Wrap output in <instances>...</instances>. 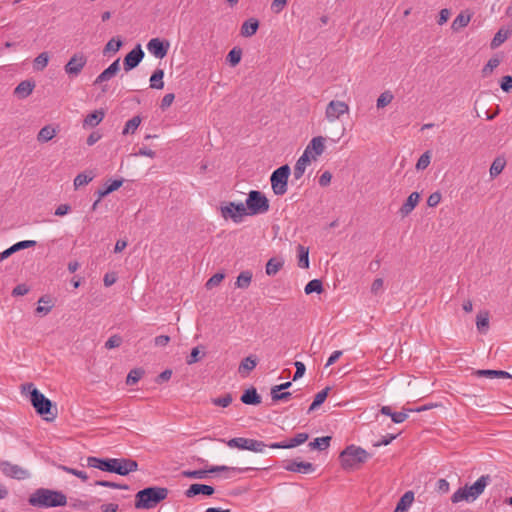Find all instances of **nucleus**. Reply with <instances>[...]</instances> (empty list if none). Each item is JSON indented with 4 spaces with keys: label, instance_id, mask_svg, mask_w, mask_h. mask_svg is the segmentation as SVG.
Returning a JSON list of instances; mask_svg holds the SVG:
<instances>
[{
    "label": "nucleus",
    "instance_id": "nucleus-52",
    "mask_svg": "<svg viewBox=\"0 0 512 512\" xmlns=\"http://www.w3.org/2000/svg\"><path fill=\"white\" fill-rule=\"evenodd\" d=\"M232 401H233V398L230 393H226L221 397L211 399V402L215 406H219V407H223V408L228 407L232 403Z\"/></svg>",
    "mask_w": 512,
    "mask_h": 512
},
{
    "label": "nucleus",
    "instance_id": "nucleus-7",
    "mask_svg": "<svg viewBox=\"0 0 512 512\" xmlns=\"http://www.w3.org/2000/svg\"><path fill=\"white\" fill-rule=\"evenodd\" d=\"M290 167L285 164L273 171L270 181L275 195L282 196L287 192L288 178L290 176Z\"/></svg>",
    "mask_w": 512,
    "mask_h": 512
},
{
    "label": "nucleus",
    "instance_id": "nucleus-41",
    "mask_svg": "<svg viewBox=\"0 0 512 512\" xmlns=\"http://www.w3.org/2000/svg\"><path fill=\"white\" fill-rule=\"evenodd\" d=\"M49 62V54L47 52L40 53L33 61V68L36 71H43Z\"/></svg>",
    "mask_w": 512,
    "mask_h": 512
},
{
    "label": "nucleus",
    "instance_id": "nucleus-42",
    "mask_svg": "<svg viewBox=\"0 0 512 512\" xmlns=\"http://www.w3.org/2000/svg\"><path fill=\"white\" fill-rule=\"evenodd\" d=\"M331 439V436L315 438L314 441L309 443V447L311 449L325 450L329 447Z\"/></svg>",
    "mask_w": 512,
    "mask_h": 512
},
{
    "label": "nucleus",
    "instance_id": "nucleus-37",
    "mask_svg": "<svg viewBox=\"0 0 512 512\" xmlns=\"http://www.w3.org/2000/svg\"><path fill=\"white\" fill-rule=\"evenodd\" d=\"M298 266L301 268L309 267V249L303 245H298Z\"/></svg>",
    "mask_w": 512,
    "mask_h": 512
},
{
    "label": "nucleus",
    "instance_id": "nucleus-35",
    "mask_svg": "<svg viewBox=\"0 0 512 512\" xmlns=\"http://www.w3.org/2000/svg\"><path fill=\"white\" fill-rule=\"evenodd\" d=\"M95 177L93 171H86L83 173H79L74 179V187L75 189L80 188L81 186L87 185L90 183Z\"/></svg>",
    "mask_w": 512,
    "mask_h": 512
},
{
    "label": "nucleus",
    "instance_id": "nucleus-4",
    "mask_svg": "<svg viewBox=\"0 0 512 512\" xmlns=\"http://www.w3.org/2000/svg\"><path fill=\"white\" fill-rule=\"evenodd\" d=\"M169 494L166 487L151 486L138 491L135 495V508L152 509L164 501Z\"/></svg>",
    "mask_w": 512,
    "mask_h": 512
},
{
    "label": "nucleus",
    "instance_id": "nucleus-53",
    "mask_svg": "<svg viewBox=\"0 0 512 512\" xmlns=\"http://www.w3.org/2000/svg\"><path fill=\"white\" fill-rule=\"evenodd\" d=\"M96 486H102V487H108L113 489H122V490H128L129 486L127 484H120L112 481H106V480H97L95 482Z\"/></svg>",
    "mask_w": 512,
    "mask_h": 512
},
{
    "label": "nucleus",
    "instance_id": "nucleus-59",
    "mask_svg": "<svg viewBox=\"0 0 512 512\" xmlns=\"http://www.w3.org/2000/svg\"><path fill=\"white\" fill-rule=\"evenodd\" d=\"M224 279V274L216 273L211 278L208 279L205 286L207 289H212L215 286H218L222 280Z\"/></svg>",
    "mask_w": 512,
    "mask_h": 512
},
{
    "label": "nucleus",
    "instance_id": "nucleus-17",
    "mask_svg": "<svg viewBox=\"0 0 512 512\" xmlns=\"http://www.w3.org/2000/svg\"><path fill=\"white\" fill-rule=\"evenodd\" d=\"M309 436L307 433H298L295 437L291 438L289 441H283L278 443L269 444L270 448L278 449V448H294L305 443L308 440Z\"/></svg>",
    "mask_w": 512,
    "mask_h": 512
},
{
    "label": "nucleus",
    "instance_id": "nucleus-46",
    "mask_svg": "<svg viewBox=\"0 0 512 512\" xmlns=\"http://www.w3.org/2000/svg\"><path fill=\"white\" fill-rule=\"evenodd\" d=\"M140 123H141L140 116L137 115V116L132 117L130 120H128L126 122L122 133L124 135L129 134V133H134L136 131V129L139 127Z\"/></svg>",
    "mask_w": 512,
    "mask_h": 512
},
{
    "label": "nucleus",
    "instance_id": "nucleus-32",
    "mask_svg": "<svg viewBox=\"0 0 512 512\" xmlns=\"http://www.w3.org/2000/svg\"><path fill=\"white\" fill-rule=\"evenodd\" d=\"M104 116H105V113L103 110H95L94 112L88 114L85 117V119L83 121V125L89 126V127H95L103 120Z\"/></svg>",
    "mask_w": 512,
    "mask_h": 512
},
{
    "label": "nucleus",
    "instance_id": "nucleus-55",
    "mask_svg": "<svg viewBox=\"0 0 512 512\" xmlns=\"http://www.w3.org/2000/svg\"><path fill=\"white\" fill-rule=\"evenodd\" d=\"M499 64H500L499 58L492 57L491 59H489L487 64L482 69L483 75L486 76V75L492 73L493 70L499 66Z\"/></svg>",
    "mask_w": 512,
    "mask_h": 512
},
{
    "label": "nucleus",
    "instance_id": "nucleus-1",
    "mask_svg": "<svg viewBox=\"0 0 512 512\" xmlns=\"http://www.w3.org/2000/svg\"><path fill=\"white\" fill-rule=\"evenodd\" d=\"M87 465L105 472L116 473L121 476H125L130 472L138 470L137 461L129 458H98L90 456L87 458Z\"/></svg>",
    "mask_w": 512,
    "mask_h": 512
},
{
    "label": "nucleus",
    "instance_id": "nucleus-3",
    "mask_svg": "<svg viewBox=\"0 0 512 512\" xmlns=\"http://www.w3.org/2000/svg\"><path fill=\"white\" fill-rule=\"evenodd\" d=\"M22 388L24 391L26 389L29 391L32 406L46 421H53L57 417L56 406H53L52 402L35 388L32 383L25 384Z\"/></svg>",
    "mask_w": 512,
    "mask_h": 512
},
{
    "label": "nucleus",
    "instance_id": "nucleus-15",
    "mask_svg": "<svg viewBox=\"0 0 512 512\" xmlns=\"http://www.w3.org/2000/svg\"><path fill=\"white\" fill-rule=\"evenodd\" d=\"M325 150V138L322 136H317L312 138L310 143L307 145L304 150V154L309 156L312 154V158L316 159L317 156H320Z\"/></svg>",
    "mask_w": 512,
    "mask_h": 512
},
{
    "label": "nucleus",
    "instance_id": "nucleus-14",
    "mask_svg": "<svg viewBox=\"0 0 512 512\" xmlns=\"http://www.w3.org/2000/svg\"><path fill=\"white\" fill-rule=\"evenodd\" d=\"M170 43L167 40H161L159 38H152L147 43L148 51L156 58L163 59L169 50Z\"/></svg>",
    "mask_w": 512,
    "mask_h": 512
},
{
    "label": "nucleus",
    "instance_id": "nucleus-33",
    "mask_svg": "<svg viewBox=\"0 0 512 512\" xmlns=\"http://www.w3.org/2000/svg\"><path fill=\"white\" fill-rule=\"evenodd\" d=\"M252 272L249 270L242 271L235 282V286L240 289H246L250 286L252 281Z\"/></svg>",
    "mask_w": 512,
    "mask_h": 512
},
{
    "label": "nucleus",
    "instance_id": "nucleus-61",
    "mask_svg": "<svg viewBox=\"0 0 512 512\" xmlns=\"http://www.w3.org/2000/svg\"><path fill=\"white\" fill-rule=\"evenodd\" d=\"M122 344V337L119 335H112L105 343L106 349L117 348Z\"/></svg>",
    "mask_w": 512,
    "mask_h": 512
},
{
    "label": "nucleus",
    "instance_id": "nucleus-40",
    "mask_svg": "<svg viewBox=\"0 0 512 512\" xmlns=\"http://www.w3.org/2000/svg\"><path fill=\"white\" fill-rule=\"evenodd\" d=\"M284 262L276 258H271L266 264V274L269 276L276 275L283 267Z\"/></svg>",
    "mask_w": 512,
    "mask_h": 512
},
{
    "label": "nucleus",
    "instance_id": "nucleus-54",
    "mask_svg": "<svg viewBox=\"0 0 512 512\" xmlns=\"http://www.w3.org/2000/svg\"><path fill=\"white\" fill-rule=\"evenodd\" d=\"M59 469L69 473V474H72V475H75L77 476L78 478H80L83 482L87 481L88 479V475L85 471H82V470H77V469H74V468H70L68 466H64V465H60L59 466Z\"/></svg>",
    "mask_w": 512,
    "mask_h": 512
},
{
    "label": "nucleus",
    "instance_id": "nucleus-56",
    "mask_svg": "<svg viewBox=\"0 0 512 512\" xmlns=\"http://www.w3.org/2000/svg\"><path fill=\"white\" fill-rule=\"evenodd\" d=\"M39 303H44V304H46V306L45 305H42V306L39 305L36 308V312L37 313L46 315V314H48L51 311L52 305H51V300L49 298H46V297L43 296V297H41L39 299Z\"/></svg>",
    "mask_w": 512,
    "mask_h": 512
},
{
    "label": "nucleus",
    "instance_id": "nucleus-19",
    "mask_svg": "<svg viewBox=\"0 0 512 512\" xmlns=\"http://www.w3.org/2000/svg\"><path fill=\"white\" fill-rule=\"evenodd\" d=\"M120 70V59H116L108 68L101 72L94 80V85L102 84L113 78Z\"/></svg>",
    "mask_w": 512,
    "mask_h": 512
},
{
    "label": "nucleus",
    "instance_id": "nucleus-18",
    "mask_svg": "<svg viewBox=\"0 0 512 512\" xmlns=\"http://www.w3.org/2000/svg\"><path fill=\"white\" fill-rule=\"evenodd\" d=\"M489 482L490 476L482 475L474 484H472L471 486L467 485L469 496L472 498L473 501L476 500L484 492V489Z\"/></svg>",
    "mask_w": 512,
    "mask_h": 512
},
{
    "label": "nucleus",
    "instance_id": "nucleus-22",
    "mask_svg": "<svg viewBox=\"0 0 512 512\" xmlns=\"http://www.w3.org/2000/svg\"><path fill=\"white\" fill-rule=\"evenodd\" d=\"M419 200L420 194L418 192L411 193L399 209V213L402 217L409 215L414 210Z\"/></svg>",
    "mask_w": 512,
    "mask_h": 512
},
{
    "label": "nucleus",
    "instance_id": "nucleus-29",
    "mask_svg": "<svg viewBox=\"0 0 512 512\" xmlns=\"http://www.w3.org/2000/svg\"><path fill=\"white\" fill-rule=\"evenodd\" d=\"M474 374L478 377H487V378H505V379L512 378V376L508 372L502 371V370H490V369L476 370L474 372Z\"/></svg>",
    "mask_w": 512,
    "mask_h": 512
},
{
    "label": "nucleus",
    "instance_id": "nucleus-51",
    "mask_svg": "<svg viewBox=\"0 0 512 512\" xmlns=\"http://www.w3.org/2000/svg\"><path fill=\"white\" fill-rule=\"evenodd\" d=\"M393 98H394V96L390 91H388V90L384 91L383 93H381V95L377 99V103H376L377 108L380 109V108L386 107L387 105H389L392 102Z\"/></svg>",
    "mask_w": 512,
    "mask_h": 512
},
{
    "label": "nucleus",
    "instance_id": "nucleus-44",
    "mask_svg": "<svg viewBox=\"0 0 512 512\" xmlns=\"http://www.w3.org/2000/svg\"><path fill=\"white\" fill-rule=\"evenodd\" d=\"M304 291L308 295L311 293H314V292L320 294L323 291L322 281L319 279H313V280L309 281L306 284Z\"/></svg>",
    "mask_w": 512,
    "mask_h": 512
},
{
    "label": "nucleus",
    "instance_id": "nucleus-23",
    "mask_svg": "<svg viewBox=\"0 0 512 512\" xmlns=\"http://www.w3.org/2000/svg\"><path fill=\"white\" fill-rule=\"evenodd\" d=\"M258 359L254 355L244 358L238 367V372L241 376L246 377L257 366Z\"/></svg>",
    "mask_w": 512,
    "mask_h": 512
},
{
    "label": "nucleus",
    "instance_id": "nucleus-16",
    "mask_svg": "<svg viewBox=\"0 0 512 512\" xmlns=\"http://www.w3.org/2000/svg\"><path fill=\"white\" fill-rule=\"evenodd\" d=\"M215 492V488L210 485L206 484H191L189 488L185 491V496L187 498H193L197 495H205V496H211Z\"/></svg>",
    "mask_w": 512,
    "mask_h": 512
},
{
    "label": "nucleus",
    "instance_id": "nucleus-60",
    "mask_svg": "<svg viewBox=\"0 0 512 512\" xmlns=\"http://www.w3.org/2000/svg\"><path fill=\"white\" fill-rule=\"evenodd\" d=\"M34 246H36V241H34V240H24V241H20V242L15 243L14 245H12L15 253L20 250L31 248Z\"/></svg>",
    "mask_w": 512,
    "mask_h": 512
},
{
    "label": "nucleus",
    "instance_id": "nucleus-50",
    "mask_svg": "<svg viewBox=\"0 0 512 512\" xmlns=\"http://www.w3.org/2000/svg\"><path fill=\"white\" fill-rule=\"evenodd\" d=\"M143 374H144V370H142L140 368L132 369L127 375L126 384L127 385L136 384L142 378Z\"/></svg>",
    "mask_w": 512,
    "mask_h": 512
},
{
    "label": "nucleus",
    "instance_id": "nucleus-57",
    "mask_svg": "<svg viewBox=\"0 0 512 512\" xmlns=\"http://www.w3.org/2000/svg\"><path fill=\"white\" fill-rule=\"evenodd\" d=\"M430 164V152L426 151L424 154L420 156L416 163V169L417 170H424L428 167Z\"/></svg>",
    "mask_w": 512,
    "mask_h": 512
},
{
    "label": "nucleus",
    "instance_id": "nucleus-25",
    "mask_svg": "<svg viewBox=\"0 0 512 512\" xmlns=\"http://www.w3.org/2000/svg\"><path fill=\"white\" fill-rule=\"evenodd\" d=\"M240 400L246 405H259L261 403V396L254 387H250L243 392Z\"/></svg>",
    "mask_w": 512,
    "mask_h": 512
},
{
    "label": "nucleus",
    "instance_id": "nucleus-8",
    "mask_svg": "<svg viewBox=\"0 0 512 512\" xmlns=\"http://www.w3.org/2000/svg\"><path fill=\"white\" fill-rule=\"evenodd\" d=\"M221 216L227 220L231 219L234 223H240L246 216V209L243 203L228 202L220 207Z\"/></svg>",
    "mask_w": 512,
    "mask_h": 512
},
{
    "label": "nucleus",
    "instance_id": "nucleus-26",
    "mask_svg": "<svg viewBox=\"0 0 512 512\" xmlns=\"http://www.w3.org/2000/svg\"><path fill=\"white\" fill-rule=\"evenodd\" d=\"M58 132V128L53 125H46L40 129L37 134V141L40 143H46L52 140Z\"/></svg>",
    "mask_w": 512,
    "mask_h": 512
},
{
    "label": "nucleus",
    "instance_id": "nucleus-28",
    "mask_svg": "<svg viewBox=\"0 0 512 512\" xmlns=\"http://www.w3.org/2000/svg\"><path fill=\"white\" fill-rule=\"evenodd\" d=\"M309 163H310V157L303 153L299 157V159L297 160V162L294 166L293 176L296 180H299L302 178V176L305 172V169Z\"/></svg>",
    "mask_w": 512,
    "mask_h": 512
},
{
    "label": "nucleus",
    "instance_id": "nucleus-2",
    "mask_svg": "<svg viewBox=\"0 0 512 512\" xmlns=\"http://www.w3.org/2000/svg\"><path fill=\"white\" fill-rule=\"evenodd\" d=\"M28 503L40 509L63 507L67 504V496L62 491L38 488L29 496Z\"/></svg>",
    "mask_w": 512,
    "mask_h": 512
},
{
    "label": "nucleus",
    "instance_id": "nucleus-43",
    "mask_svg": "<svg viewBox=\"0 0 512 512\" xmlns=\"http://www.w3.org/2000/svg\"><path fill=\"white\" fill-rule=\"evenodd\" d=\"M250 468H237V467H228L225 465L221 466H211L209 467L210 473H217V472H226V473H243Z\"/></svg>",
    "mask_w": 512,
    "mask_h": 512
},
{
    "label": "nucleus",
    "instance_id": "nucleus-34",
    "mask_svg": "<svg viewBox=\"0 0 512 512\" xmlns=\"http://www.w3.org/2000/svg\"><path fill=\"white\" fill-rule=\"evenodd\" d=\"M209 474H211L209 468L199 470H184L181 472L183 477L190 479H207Z\"/></svg>",
    "mask_w": 512,
    "mask_h": 512
},
{
    "label": "nucleus",
    "instance_id": "nucleus-5",
    "mask_svg": "<svg viewBox=\"0 0 512 512\" xmlns=\"http://www.w3.org/2000/svg\"><path fill=\"white\" fill-rule=\"evenodd\" d=\"M370 458V454L356 445L347 446L339 455L344 470H356Z\"/></svg>",
    "mask_w": 512,
    "mask_h": 512
},
{
    "label": "nucleus",
    "instance_id": "nucleus-58",
    "mask_svg": "<svg viewBox=\"0 0 512 512\" xmlns=\"http://www.w3.org/2000/svg\"><path fill=\"white\" fill-rule=\"evenodd\" d=\"M476 325L479 331H483L484 329L488 328L489 317L487 312L477 315Z\"/></svg>",
    "mask_w": 512,
    "mask_h": 512
},
{
    "label": "nucleus",
    "instance_id": "nucleus-30",
    "mask_svg": "<svg viewBox=\"0 0 512 512\" xmlns=\"http://www.w3.org/2000/svg\"><path fill=\"white\" fill-rule=\"evenodd\" d=\"M414 501V493L412 491L405 492L396 505V512L406 511Z\"/></svg>",
    "mask_w": 512,
    "mask_h": 512
},
{
    "label": "nucleus",
    "instance_id": "nucleus-45",
    "mask_svg": "<svg viewBox=\"0 0 512 512\" xmlns=\"http://www.w3.org/2000/svg\"><path fill=\"white\" fill-rule=\"evenodd\" d=\"M242 57V50L238 47H234L227 55V62L232 66L235 67L238 65L241 61Z\"/></svg>",
    "mask_w": 512,
    "mask_h": 512
},
{
    "label": "nucleus",
    "instance_id": "nucleus-47",
    "mask_svg": "<svg viewBox=\"0 0 512 512\" xmlns=\"http://www.w3.org/2000/svg\"><path fill=\"white\" fill-rule=\"evenodd\" d=\"M205 356V352L200 350V346L194 347L190 355L186 358V363L192 365L199 362Z\"/></svg>",
    "mask_w": 512,
    "mask_h": 512
},
{
    "label": "nucleus",
    "instance_id": "nucleus-31",
    "mask_svg": "<svg viewBox=\"0 0 512 512\" xmlns=\"http://www.w3.org/2000/svg\"><path fill=\"white\" fill-rule=\"evenodd\" d=\"M512 30L501 28L499 31L494 35L490 47L491 49H496L499 46H501L511 35Z\"/></svg>",
    "mask_w": 512,
    "mask_h": 512
},
{
    "label": "nucleus",
    "instance_id": "nucleus-36",
    "mask_svg": "<svg viewBox=\"0 0 512 512\" xmlns=\"http://www.w3.org/2000/svg\"><path fill=\"white\" fill-rule=\"evenodd\" d=\"M164 71L160 68L156 69L150 77V87L152 89H163Z\"/></svg>",
    "mask_w": 512,
    "mask_h": 512
},
{
    "label": "nucleus",
    "instance_id": "nucleus-10",
    "mask_svg": "<svg viewBox=\"0 0 512 512\" xmlns=\"http://www.w3.org/2000/svg\"><path fill=\"white\" fill-rule=\"evenodd\" d=\"M349 112V105L344 101L332 100L328 103L325 110V117L329 122H334L342 115Z\"/></svg>",
    "mask_w": 512,
    "mask_h": 512
},
{
    "label": "nucleus",
    "instance_id": "nucleus-20",
    "mask_svg": "<svg viewBox=\"0 0 512 512\" xmlns=\"http://www.w3.org/2000/svg\"><path fill=\"white\" fill-rule=\"evenodd\" d=\"M284 469L290 472L308 474L314 471V466L310 462H298L296 460L289 461Z\"/></svg>",
    "mask_w": 512,
    "mask_h": 512
},
{
    "label": "nucleus",
    "instance_id": "nucleus-49",
    "mask_svg": "<svg viewBox=\"0 0 512 512\" xmlns=\"http://www.w3.org/2000/svg\"><path fill=\"white\" fill-rule=\"evenodd\" d=\"M122 44H123V42H122L121 39H119V38H112L105 45L103 53L104 54H107L109 52L116 53L121 48Z\"/></svg>",
    "mask_w": 512,
    "mask_h": 512
},
{
    "label": "nucleus",
    "instance_id": "nucleus-27",
    "mask_svg": "<svg viewBox=\"0 0 512 512\" xmlns=\"http://www.w3.org/2000/svg\"><path fill=\"white\" fill-rule=\"evenodd\" d=\"M258 28H259V21L255 18H249L248 20L244 21V23L242 24L240 34L243 37H251L254 34H256Z\"/></svg>",
    "mask_w": 512,
    "mask_h": 512
},
{
    "label": "nucleus",
    "instance_id": "nucleus-63",
    "mask_svg": "<svg viewBox=\"0 0 512 512\" xmlns=\"http://www.w3.org/2000/svg\"><path fill=\"white\" fill-rule=\"evenodd\" d=\"M500 87L504 92L512 91V76L507 75L502 77Z\"/></svg>",
    "mask_w": 512,
    "mask_h": 512
},
{
    "label": "nucleus",
    "instance_id": "nucleus-13",
    "mask_svg": "<svg viewBox=\"0 0 512 512\" xmlns=\"http://www.w3.org/2000/svg\"><path fill=\"white\" fill-rule=\"evenodd\" d=\"M144 57V52L140 44H137L123 60V67L126 72L136 68Z\"/></svg>",
    "mask_w": 512,
    "mask_h": 512
},
{
    "label": "nucleus",
    "instance_id": "nucleus-24",
    "mask_svg": "<svg viewBox=\"0 0 512 512\" xmlns=\"http://www.w3.org/2000/svg\"><path fill=\"white\" fill-rule=\"evenodd\" d=\"M472 18V14L466 10L462 11L452 22L451 29L454 32H459L461 29L465 28Z\"/></svg>",
    "mask_w": 512,
    "mask_h": 512
},
{
    "label": "nucleus",
    "instance_id": "nucleus-9",
    "mask_svg": "<svg viewBox=\"0 0 512 512\" xmlns=\"http://www.w3.org/2000/svg\"><path fill=\"white\" fill-rule=\"evenodd\" d=\"M227 445L231 448L250 450L253 452H263L265 447H269V445L265 444L263 441L243 437L232 438L227 442Z\"/></svg>",
    "mask_w": 512,
    "mask_h": 512
},
{
    "label": "nucleus",
    "instance_id": "nucleus-64",
    "mask_svg": "<svg viewBox=\"0 0 512 512\" xmlns=\"http://www.w3.org/2000/svg\"><path fill=\"white\" fill-rule=\"evenodd\" d=\"M441 198H442V196H441L440 192H434V193L430 194V196L428 197L427 205L429 207H436L440 203Z\"/></svg>",
    "mask_w": 512,
    "mask_h": 512
},
{
    "label": "nucleus",
    "instance_id": "nucleus-38",
    "mask_svg": "<svg viewBox=\"0 0 512 512\" xmlns=\"http://www.w3.org/2000/svg\"><path fill=\"white\" fill-rule=\"evenodd\" d=\"M452 503H459L461 501H473L472 498L469 496V492L467 489V485L464 487L459 488L457 491L453 493L451 496Z\"/></svg>",
    "mask_w": 512,
    "mask_h": 512
},
{
    "label": "nucleus",
    "instance_id": "nucleus-48",
    "mask_svg": "<svg viewBox=\"0 0 512 512\" xmlns=\"http://www.w3.org/2000/svg\"><path fill=\"white\" fill-rule=\"evenodd\" d=\"M505 164L506 163L503 159L496 158L493 161L489 170L491 178H495L496 176H498L503 171Z\"/></svg>",
    "mask_w": 512,
    "mask_h": 512
},
{
    "label": "nucleus",
    "instance_id": "nucleus-6",
    "mask_svg": "<svg viewBox=\"0 0 512 512\" xmlns=\"http://www.w3.org/2000/svg\"><path fill=\"white\" fill-rule=\"evenodd\" d=\"M246 216L264 214L270 208L267 197L258 190H252L248 193L245 202Z\"/></svg>",
    "mask_w": 512,
    "mask_h": 512
},
{
    "label": "nucleus",
    "instance_id": "nucleus-11",
    "mask_svg": "<svg viewBox=\"0 0 512 512\" xmlns=\"http://www.w3.org/2000/svg\"><path fill=\"white\" fill-rule=\"evenodd\" d=\"M0 470L6 477L17 480H24L30 475L28 470L6 460L0 461Z\"/></svg>",
    "mask_w": 512,
    "mask_h": 512
},
{
    "label": "nucleus",
    "instance_id": "nucleus-39",
    "mask_svg": "<svg viewBox=\"0 0 512 512\" xmlns=\"http://www.w3.org/2000/svg\"><path fill=\"white\" fill-rule=\"evenodd\" d=\"M330 389H331L330 387H326L325 389H323L322 391H320L316 394L312 404L310 405V407L308 409V413H311L316 408H318L321 404L324 403V401L326 400V398L328 396Z\"/></svg>",
    "mask_w": 512,
    "mask_h": 512
},
{
    "label": "nucleus",
    "instance_id": "nucleus-21",
    "mask_svg": "<svg viewBox=\"0 0 512 512\" xmlns=\"http://www.w3.org/2000/svg\"><path fill=\"white\" fill-rule=\"evenodd\" d=\"M35 88V82L33 80H24L20 82L14 89V94L19 99H25L33 92Z\"/></svg>",
    "mask_w": 512,
    "mask_h": 512
},
{
    "label": "nucleus",
    "instance_id": "nucleus-12",
    "mask_svg": "<svg viewBox=\"0 0 512 512\" xmlns=\"http://www.w3.org/2000/svg\"><path fill=\"white\" fill-rule=\"evenodd\" d=\"M87 63V57L83 53L74 54L64 66L69 77H77Z\"/></svg>",
    "mask_w": 512,
    "mask_h": 512
},
{
    "label": "nucleus",
    "instance_id": "nucleus-62",
    "mask_svg": "<svg viewBox=\"0 0 512 512\" xmlns=\"http://www.w3.org/2000/svg\"><path fill=\"white\" fill-rule=\"evenodd\" d=\"M291 397L290 392H275V388L271 389V398L273 401L288 400Z\"/></svg>",
    "mask_w": 512,
    "mask_h": 512
}]
</instances>
